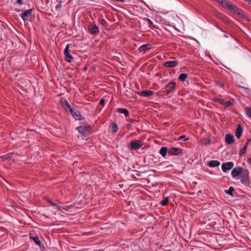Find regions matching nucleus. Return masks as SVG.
Returning <instances> with one entry per match:
<instances>
[{"label":"nucleus","instance_id":"f257e3e1","mask_svg":"<svg viewBox=\"0 0 251 251\" xmlns=\"http://www.w3.org/2000/svg\"><path fill=\"white\" fill-rule=\"evenodd\" d=\"M241 182L246 186L250 185V172L247 169H244L240 175Z\"/></svg>","mask_w":251,"mask_h":251},{"label":"nucleus","instance_id":"f03ea898","mask_svg":"<svg viewBox=\"0 0 251 251\" xmlns=\"http://www.w3.org/2000/svg\"><path fill=\"white\" fill-rule=\"evenodd\" d=\"M91 129L90 125L79 126L76 127V130L81 134L83 139L86 138L90 134Z\"/></svg>","mask_w":251,"mask_h":251},{"label":"nucleus","instance_id":"7ed1b4c3","mask_svg":"<svg viewBox=\"0 0 251 251\" xmlns=\"http://www.w3.org/2000/svg\"><path fill=\"white\" fill-rule=\"evenodd\" d=\"M176 83L174 81L169 82L168 84L165 85V91L164 93L165 94L168 95L170 94L173 93L176 89Z\"/></svg>","mask_w":251,"mask_h":251},{"label":"nucleus","instance_id":"20e7f679","mask_svg":"<svg viewBox=\"0 0 251 251\" xmlns=\"http://www.w3.org/2000/svg\"><path fill=\"white\" fill-rule=\"evenodd\" d=\"M143 145V144L141 141L133 140L130 143L128 147L131 150L136 151L141 148L142 147Z\"/></svg>","mask_w":251,"mask_h":251},{"label":"nucleus","instance_id":"39448f33","mask_svg":"<svg viewBox=\"0 0 251 251\" xmlns=\"http://www.w3.org/2000/svg\"><path fill=\"white\" fill-rule=\"evenodd\" d=\"M227 10H229L232 13L235 14L238 16H241L243 14V11L241 9L238 8L236 5L232 3H230Z\"/></svg>","mask_w":251,"mask_h":251},{"label":"nucleus","instance_id":"423d86ee","mask_svg":"<svg viewBox=\"0 0 251 251\" xmlns=\"http://www.w3.org/2000/svg\"><path fill=\"white\" fill-rule=\"evenodd\" d=\"M71 44H68L64 50V53L65 55V60L68 62H71L73 59V57L69 51V49Z\"/></svg>","mask_w":251,"mask_h":251},{"label":"nucleus","instance_id":"0eeeda50","mask_svg":"<svg viewBox=\"0 0 251 251\" xmlns=\"http://www.w3.org/2000/svg\"><path fill=\"white\" fill-rule=\"evenodd\" d=\"M88 31L92 34L97 35L99 33V29L96 24H90L88 27Z\"/></svg>","mask_w":251,"mask_h":251},{"label":"nucleus","instance_id":"6e6552de","mask_svg":"<svg viewBox=\"0 0 251 251\" xmlns=\"http://www.w3.org/2000/svg\"><path fill=\"white\" fill-rule=\"evenodd\" d=\"M182 153V150L175 147L171 148L168 151V153L171 155H178Z\"/></svg>","mask_w":251,"mask_h":251},{"label":"nucleus","instance_id":"1a4fd4ad","mask_svg":"<svg viewBox=\"0 0 251 251\" xmlns=\"http://www.w3.org/2000/svg\"><path fill=\"white\" fill-rule=\"evenodd\" d=\"M244 170V168L241 167H236L233 169L231 171V175L233 177H236L238 176Z\"/></svg>","mask_w":251,"mask_h":251},{"label":"nucleus","instance_id":"9d476101","mask_svg":"<svg viewBox=\"0 0 251 251\" xmlns=\"http://www.w3.org/2000/svg\"><path fill=\"white\" fill-rule=\"evenodd\" d=\"M233 166V162H227L226 163H224L222 165V169L223 172H226L227 171L231 169Z\"/></svg>","mask_w":251,"mask_h":251},{"label":"nucleus","instance_id":"9b49d317","mask_svg":"<svg viewBox=\"0 0 251 251\" xmlns=\"http://www.w3.org/2000/svg\"><path fill=\"white\" fill-rule=\"evenodd\" d=\"M32 11L33 9H29L25 11L23 13H22L21 16L23 20L24 21L29 20V17L31 16Z\"/></svg>","mask_w":251,"mask_h":251},{"label":"nucleus","instance_id":"f8f14e48","mask_svg":"<svg viewBox=\"0 0 251 251\" xmlns=\"http://www.w3.org/2000/svg\"><path fill=\"white\" fill-rule=\"evenodd\" d=\"M243 127L241 125L239 124L236 129L235 134L238 139H240L243 133Z\"/></svg>","mask_w":251,"mask_h":251},{"label":"nucleus","instance_id":"ddd939ff","mask_svg":"<svg viewBox=\"0 0 251 251\" xmlns=\"http://www.w3.org/2000/svg\"><path fill=\"white\" fill-rule=\"evenodd\" d=\"M154 94V92L151 90H143L138 93L139 95H142L145 97H149Z\"/></svg>","mask_w":251,"mask_h":251},{"label":"nucleus","instance_id":"4468645a","mask_svg":"<svg viewBox=\"0 0 251 251\" xmlns=\"http://www.w3.org/2000/svg\"><path fill=\"white\" fill-rule=\"evenodd\" d=\"M226 142L227 144L231 145L234 143V138L231 134H227L225 137Z\"/></svg>","mask_w":251,"mask_h":251},{"label":"nucleus","instance_id":"2eb2a0df","mask_svg":"<svg viewBox=\"0 0 251 251\" xmlns=\"http://www.w3.org/2000/svg\"><path fill=\"white\" fill-rule=\"evenodd\" d=\"M177 64L176 61H169L165 62L163 66L166 68H172L175 67Z\"/></svg>","mask_w":251,"mask_h":251},{"label":"nucleus","instance_id":"dca6fc26","mask_svg":"<svg viewBox=\"0 0 251 251\" xmlns=\"http://www.w3.org/2000/svg\"><path fill=\"white\" fill-rule=\"evenodd\" d=\"M72 116L74 119H75L76 120H82L83 119L82 116L81 115L80 112L75 109L74 112L72 114Z\"/></svg>","mask_w":251,"mask_h":251},{"label":"nucleus","instance_id":"f3484780","mask_svg":"<svg viewBox=\"0 0 251 251\" xmlns=\"http://www.w3.org/2000/svg\"><path fill=\"white\" fill-rule=\"evenodd\" d=\"M251 140V139L248 140V141L244 145L243 148L240 150L239 152V155L240 156H242L247 152V148Z\"/></svg>","mask_w":251,"mask_h":251},{"label":"nucleus","instance_id":"a211bd4d","mask_svg":"<svg viewBox=\"0 0 251 251\" xmlns=\"http://www.w3.org/2000/svg\"><path fill=\"white\" fill-rule=\"evenodd\" d=\"M151 48V45L149 44H144L141 46H140L138 49V50L139 52H141L142 51H145L148 50H150Z\"/></svg>","mask_w":251,"mask_h":251},{"label":"nucleus","instance_id":"6ab92c4d","mask_svg":"<svg viewBox=\"0 0 251 251\" xmlns=\"http://www.w3.org/2000/svg\"><path fill=\"white\" fill-rule=\"evenodd\" d=\"M220 164V162L218 160H211L208 162V166L210 167H218Z\"/></svg>","mask_w":251,"mask_h":251},{"label":"nucleus","instance_id":"aec40b11","mask_svg":"<svg viewBox=\"0 0 251 251\" xmlns=\"http://www.w3.org/2000/svg\"><path fill=\"white\" fill-rule=\"evenodd\" d=\"M117 112L124 114L126 117L129 116V112L126 109L119 108L117 109Z\"/></svg>","mask_w":251,"mask_h":251},{"label":"nucleus","instance_id":"412c9836","mask_svg":"<svg viewBox=\"0 0 251 251\" xmlns=\"http://www.w3.org/2000/svg\"><path fill=\"white\" fill-rule=\"evenodd\" d=\"M235 104V100L233 99H230L229 100L224 102V107L225 108L228 107L233 105Z\"/></svg>","mask_w":251,"mask_h":251},{"label":"nucleus","instance_id":"4be33fe9","mask_svg":"<svg viewBox=\"0 0 251 251\" xmlns=\"http://www.w3.org/2000/svg\"><path fill=\"white\" fill-rule=\"evenodd\" d=\"M30 238L32 239L37 245L41 247V243L38 236H30Z\"/></svg>","mask_w":251,"mask_h":251},{"label":"nucleus","instance_id":"5701e85b","mask_svg":"<svg viewBox=\"0 0 251 251\" xmlns=\"http://www.w3.org/2000/svg\"><path fill=\"white\" fill-rule=\"evenodd\" d=\"M168 151V149L166 147H163L161 148L159 153L163 157H165Z\"/></svg>","mask_w":251,"mask_h":251},{"label":"nucleus","instance_id":"b1692460","mask_svg":"<svg viewBox=\"0 0 251 251\" xmlns=\"http://www.w3.org/2000/svg\"><path fill=\"white\" fill-rule=\"evenodd\" d=\"M61 102L62 103V106L64 107L66 106V108L69 110L71 107L69 102L66 100H61Z\"/></svg>","mask_w":251,"mask_h":251},{"label":"nucleus","instance_id":"393cba45","mask_svg":"<svg viewBox=\"0 0 251 251\" xmlns=\"http://www.w3.org/2000/svg\"><path fill=\"white\" fill-rule=\"evenodd\" d=\"M188 77V75L186 73L181 74L178 77V80L181 81H184Z\"/></svg>","mask_w":251,"mask_h":251},{"label":"nucleus","instance_id":"a878e982","mask_svg":"<svg viewBox=\"0 0 251 251\" xmlns=\"http://www.w3.org/2000/svg\"><path fill=\"white\" fill-rule=\"evenodd\" d=\"M231 3L227 2L226 0H223L222 2L221 3V6L224 8L225 9L227 10L228 7L229 6V5Z\"/></svg>","mask_w":251,"mask_h":251},{"label":"nucleus","instance_id":"bb28decb","mask_svg":"<svg viewBox=\"0 0 251 251\" xmlns=\"http://www.w3.org/2000/svg\"><path fill=\"white\" fill-rule=\"evenodd\" d=\"M112 132L113 133L116 132L118 130V126L116 123H113L111 124Z\"/></svg>","mask_w":251,"mask_h":251},{"label":"nucleus","instance_id":"cd10ccee","mask_svg":"<svg viewBox=\"0 0 251 251\" xmlns=\"http://www.w3.org/2000/svg\"><path fill=\"white\" fill-rule=\"evenodd\" d=\"M245 111L247 116L250 118H251V106L246 107Z\"/></svg>","mask_w":251,"mask_h":251},{"label":"nucleus","instance_id":"c85d7f7f","mask_svg":"<svg viewBox=\"0 0 251 251\" xmlns=\"http://www.w3.org/2000/svg\"><path fill=\"white\" fill-rule=\"evenodd\" d=\"M234 190V188L233 187L231 186L228 190H225V193L229 195L233 196V192Z\"/></svg>","mask_w":251,"mask_h":251},{"label":"nucleus","instance_id":"c756f323","mask_svg":"<svg viewBox=\"0 0 251 251\" xmlns=\"http://www.w3.org/2000/svg\"><path fill=\"white\" fill-rule=\"evenodd\" d=\"M169 202V198L166 197L163 200H162L160 201V204L162 206L166 205Z\"/></svg>","mask_w":251,"mask_h":251},{"label":"nucleus","instance_id":"7c9ffc66","mask_svg":"<svg viewBox=\"0 0 251 251\" xmlns=\"http://www.w3.org/2000/svg\"><path fill=\"white\" fill-rule=\"evenodd\" d=\"M213 101L218 102L222 104H224V100L220 98H215L213 99Z\"/></svg>","mask_w":251,"mask_h":251},{"label":"nucleus","instance_id":"2f4dec72","mask_svg":"<svg viewBox=\"0 0 251 251\" xmlns=\"http://www.w3.org/2000/svg\"><path fill=\"white\" fill-rule=\"evenodd\" d=\"M13 154V153H8L5 155H3L2 157L3 159L7 160L11 158V155Z\"/></svg>","mask_w":251,"mask_h":251},{"label":"nucleus","instance_id":"473e14b6","mask_svg":"<svg viewBox=\"0 0 251 251\" xmlns=\"http://www.w3.org/2000/svg\"><path fill=\"white\" fill-rule=\"evenodd\" d=\"M99 21L100 24H101L102 25L107 26V22L106 21L103 19H100L99 20Z\"/></svg>","mask_w":251,"mask_h":251},{"label":"nucleus","instance_id":"72a5a7b5","mask_svg":"<svg viewBox=\"0 0 251 251\" xmlns=\"http://www.w3.org/2000/svg\"><path fill=\"white\" fill-rule=\"evenodd\" d=\"M216 83H217V85L219 86L220 87H221L223 88H224L225 85H224V83L223 82L221 81H217Z\"/></svg>","mask_w":251,"mask_h":251},{"label":"nucleus","instance_id":"f704fd0d","mask_svg":"<svg viewBox=\"0 0 251 251\" xmlns=\"http://www.w3.org/2000/svg\"><path fill=\"white\" fill-rule=\"evenodd\" d=\"M188 139L185 135H182L178 138L177 140H184V141H187Z\"/></svg>","mask_w":251,"mask_h":251},{"label":"nucleus","instance_id":"c9c22d12","mask_svg":"<svg viewBox=\"0 0 251 251\" xmlns=\"http://www.w3.org/2000/svg\"><path fill=\"white\" fill-rule=\"evenodd\" d=\"M105 100L104 98H102L99 102L100 105H102V107L104 106Z\"/></svg>","mask_w":251,"mask_h":251},{"label":"nucleus","instance_id":"e433bc0d","mask_svg":"<svg viewBox=\"0 0 251 251\" xmlns=\"http://www.w3.org/2000/svg\"><path fill=\"white\" fill-rule=\"evenodd\" d=\"M62 7V1H60L56 5L55 8L56 9H58L61 8Z\"/></svg>","mask_w":251,"mask_h":251},{"label":"nucleus","instance_id":"4c0bfd02","mask_svg":"<svg viewBox=\"0 0 251 251\" xmlns=\"http://www.w3.org/2000/svg\"><path fill=\"white\" fill-rule=\"evenodd\" d=\"M65 110L67 111H69L71 114H73V113L74 112V111L75 110V109H73L72 107H71L70 109H69V110H67V109H66L65 108Z\"/></svg>","mask_w":251,"mask_h":251},{"label":"nucleus","instance_id":"58836bf2","mask_svg":"<svg viewBox=\"0 0 251 251\" xmlns=\"http://www.w3.org/2000/svg\"><path fill=\"white\" fill-rule=\"evenodd\" d=\"M17 3L20 5H22L23 3L22 0H17Z\"/></svg>","mask_w":251,"mask_h":251},{"label":"nucleus","instance_id":"ea45409f","mask_svg":"<svg viewBox=\"0 0 251 251\" xmlns=\"http://www.w3.org/2000/svg\"><path fill=\"white\" fill-rule=\"evenodd\" d=\"M45 200H46V201L47 202H49V203H50H50H51V202H52V201H51V200H50V199H49V198H45Z\"/></svg>","mask_w":251,"mask_h":251},{"label":"nucleus","instance_id":"a19ab883","mask_svg":"<svg viewBox=\"0 0 251 251\" xmlns=\"http://www.w3.org/2000/svg\"><path fill=\"white\" fill-rule=\"evenodd\" d=\"M223 0H215V1L217 2L219 4H221Z\"/></svg>","mask_w":251,"mask_h":251},{"label":"nucleus","instance_id":"79ce46f5","mask_svg":"<svg viewBox=\"0 0 251 251\" xmlns=\"http://www.w3.org/2000/svg\"><path fill=\"white\" fill-rule=\"evenodd\" d=\"M50 204L51 205H53V206H58L56 203L53 202H51Z\"/></svg>","mask_w":251,"mask_h":251},{"label":"nucleus","instance_id":"37998d69","mask_svg":"<svg viewBox=\"0 0 251 251\" xmlns=\"http://www.w3.org/2000/svg\"><path fill=\"white\" fill-rule=\"evenodd\" d=\"M147 21H148V22L151 24H152V22L151 21V20L149 19H147Z\"/></svg>","mask_w":251,"mask_h":251},{"label":"nucleus","instance_id":"c03bdc74","mask_svg":"<svg viewBox=\"0 0 251 251\" xmlns=\"http://www.w3.org/2000/svg\"><path fill=\"white\" fill-rule=\"evenodd\" d=\"M248 162L250 164H251V158H249L248 159Z\"/></svg>","mask_w":251,"mask_h":251},{"label":"nucleus","instance_id":"a18cd8bd","mask_svg":"<svg viewBox=\"0 0 251 251\" xmlns=\"http://www.w3.org/2000/svg\"><path fill=\"white\" fill-rule=\"evenodd\" d=\"M130 126H131V125H128L127 126V128H129Z\"/></svg>","mask_w":251,"mask_h":251},{"label":"nucleus","instance_id":"49530a36","mask_svg":"<svg viewBox=\"0 0 251 251\" xmlns=\"http://www.w3.org/2000/svg\"><path fill=\"white\" fill-rule=\"evenodd\" d=\"M241 87V88H244V89H246V88H245V87H243V86H242V87Z\"/></svg>","mask_w":251,"mask_h":251}]
</instances>
